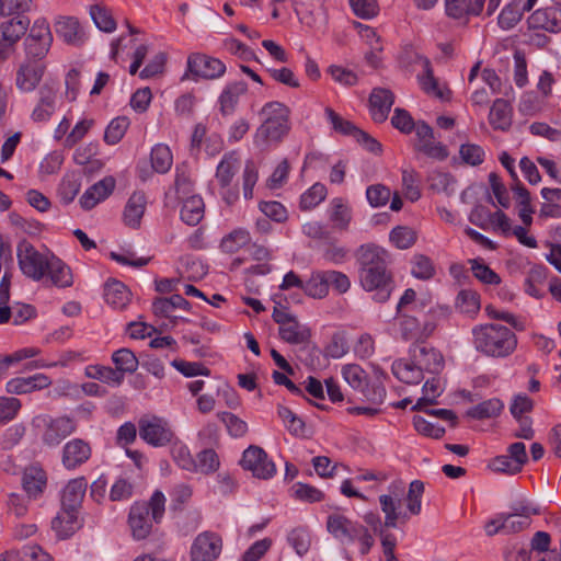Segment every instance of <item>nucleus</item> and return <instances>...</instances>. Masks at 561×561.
I'll list each match as a JSON object with an SVG mask.
<instances>
[{"instance_id":"39","label":"nucleus","mask_w":561,"mask_h":561,"mask_svg":"<svg viewBox=\"0 0 561 561\" xmlns=\"http://www.w3.org/2000/svg\"><path fill=\"white\" fill-rule=\"evenodd\" d=\"M503 409L504 403L497 398H492L470 408L467 415L474 420L491 419L500 415Z\"/></svg>"},{"instance_id":"59","label":"nucleus","mask_w":561,"mask_h":561,"mask_svg":"<svg viewBox=\"0 0 561 561\" xmlns=\"http://www.w3.org/2000/svg\"><path fill=\"white\" fill-rule=\"evenodd\" d=\"M289 114V108L277 101L266 103L260 112L263 119H273L278 122H288Z\"/></svg>"},{"instance_id":"12","label":"nucleus","mask_w":561,"mask_h":561,"mask_svg":"<svg viewBox=\"0 0 561 561\" xmlns=\"http://www.w3.org/2000/svg\"><path fill=\"white\" fill-rule=\"evenodd\" d=\"M412 360L417 364L423 371L430 374H439L444 368V357L435 347L423 344H413L410 348Z\"/></svg>"},{"instance_id":"27","label":"nucleus","mask_w":561,"mask_h":561,"mask_svg":"<svg viewBox=\"0 0 561 561\" xmlns=\"http://www.w3.org/2000/svg\"><path fill=\"white\" fill-rule=\"evenodd\" d=\"M76 430L75 422L69 417L51 420L43 434V440L48 446H57Z\"/></svg>"},{"instance_id":"29","label":"nucleus","mask_w":561,"mask_h":561,"mask_svg":"<svg viewBox=\"0 0 561 561\" xmlns=\"http://www.w3.org/2000/svg\"><path fill=\"white\" fill-rule=\"evenodd\" d=\"M182 206L180 216L182 221L188 226H196L205 215V203L199 195H190L180 199Z\"/></svg>"},{"instance_id":"1","label":"nucleus","mask_w":561,"mask_h":561,"mask_svg":"<svg viewBox=\"0 0 561 561\" xmlns=\"http://www.w3.org/2000/svg\"><path fill=\"white\" fill-rule=\"evenodd\" d=\"M359 265V282L364 289L375 290L374 299L385 302L392 290V280L388 272V252L376 244H363L356 251Z\"/></svg>"},{"instance_id":"49","label":"nucleus","mask_w":561,"mask_h":561,"mask_svg":"<svg viewBox=\"0 0 561 561\" xmlns=\"http://www.w3.org/2000/svg\"><path fill=\"white\" fill-rule=\"evenodd\" d=\"M250 233L244 229H236L227 234L220 242V249L225 253H236L242 247L250 243Z\"/></svg>"},{"instance_id":"19","label":"nucleus","mask_w":561,"mask_h":561,"mask_svg":"<svg viewBox=\"0 0 561 561\" xmlns=\"http://www.w3.org/2000/svg\"><path fill=\"white\" fill-rule=\"evenodd\" d=\"M248 91L244 81H236L227 84L218 98L219 111L224 116L232 115L239 104L240 98Z\"/></svg>"},{"instance_id":"50","label":"nucleus","mask_w":561,"mask_h":561,"mask_svg":"<svg viewBox=\"0 0 561 561\" xmlns=\"http://www.w3.org/2000/svg\"><path fill=\"white\" fill-rule=\"evenodd\" d=\"M129 127V119L126 116H118L111 121L104 133V141L107 145L118 144Z\"/></svg>"},{"instance_id":"35","label":"nucleus","mask_w":561,"mask_h":561,"mask_svg":"<svg viewBox=\"0 0 561 561\" xmlns=\"http://www.w3.org/2000/svg\"><path fill=\"white\" fill-rule=\"evenodd\" d=\"M104 299L115 309L125 308L130 300V291L119 280H108L104 286Z\"/></svg>"},{"instance_id":"46","label":"nucleus","mask_w":561,"mask_h":561,"mask_svg":"<svg viewBox=\"0 0 561 561\" xmlns=\"http://www.w3.org/2000/svg\"><path fill=\"white\" fill-rule=\"evenodd\" d=\"M302 290L313 298L325 297L329 293L325 271L312 273L310 278L304 283Z\"/></svg>"},{"instance_id":"63","label":"nucleus","mask_w":561,"mask_h":561,"mask_svg":"<svg viewBox=\"0 0 561 561\" xmlns=\"http://www.w3.org/2000/svg\"><path fill=\"white\" fill-rule=\"evenodd\" d=\"M542 110V101L533 92H525L518 104V111L525 116H534Z\"/></svg>"},{"instance_id":"53","label":"nucleus","mask_w":561,"mask_h":561,"mask_svg":"<svg viewBox=\"0 0 561 561\" xmlns=\"http://www.w3.org/2000/svg\"><path fill=\"white\" fill-rule=\"evenodd\" d=\"M219 420L225 424L228 433L232 437H243L248 432V424L236 414L230 412H219Z\"/></svg>"},{"instance_id":"17","label":"nucleus","mask_w":561,"mask_h":561,"mask_svg":"<svg viewBox=\"0 0 561 561\" xmlns=\"http://www.w3.org/2000/svg\"><path fill=\"white\" fill-rule=\"evenodd\" d=\"M91 457V447L83 439L75 438L69 440L62 449V465L67 469H76L87 462Z\"/></svg>"},{"instance_id":"32","label":"nucleus","mask_w":561,"mask_h":561,"mask_svg":"<svg viewBox=\"0 0 561 561\" xmlns=\"http://www.w3.org/2000/svg\"><path fill=\"white\" fill-rule=\"evenodd\" d=\"M55 31L68 44L80 45L83 43V32L75 18H59L55 23Z\"/></svg>"},{"instance_id":"11","label":"nucleus","mask_w":561,"mask_h":561,"mask_svg":"<svg viewBox=\"0 0 561 561\" xmlns=\"http://www.w3.org/2000/svg\"><path fill=\"white\" fill-rule=\"evenodd\" d=\"M138 426L140 438L154 447L165 446L172 439L173 433L162 419H140Z\"/></svg>"},{"instance_id":"62","label":"nucleus","mask_w":561,"mask_h":561,"mask_svg":"<svg viewBox=\"0 0 561 561\" xmlns=\"http://www.w3.org/2000/svg\"><path fill=\"white\" fill-rule=\"evenodd\" d=\"M351 210L343 203L341 198H334L332 201V214L330 219L335 224V226L340 229H346L351 221Z\"/></svg>"},{"instance_id":"56","label":"nucleus","mask_w":561,"mask_h":561,"mask_svg":"<svg viewBox=\"0 0 561 561\" xmlns=\"http://www.w3.org/2000/svg\"><path fill=\"white\" fill-rule=\"evenodd\" d=\"M472 273L480 282L490 285H497L501 283L500 276L492 271L484 262L480 259H473L469 261Z\"/></svg>"},{"instance_id":"21","label":"nucleus","mask_w":561,"mask_h":561,"mask_svg":"<svg viewBox=\"0 0 561 561\" xmlns=\"http://www.w3.org/2000/svg\"><path fill=\"white\" fill-rule=\"evenodd\" d=\"M51 385V380L44 374H36L30 377H16L8 381L7 391L12 394H24L42 390Z\"/></svg>"},{"instance_id":"57","label":"nucleus","mask_w":561,"mask_h":561,"mask_svg":"<svg viewBox=\"0 0 561 561\" xmlns=\"http://www.w3.org/2000/svg\"><path fill=\"white\" fill-rule=\"evenodd\" d=\"M439 380L432 378L427 380L423 386V397L417 400L413 410H423L424 407L435 404L436 398L440 394Z\"/></svg>"},{"instance_id":"14","label":"nucleus","mask_w":561,"mask_h":561,"mask_svg":"<svg viewBox=\"0 0 561 561\" xmlns=\"http://www.w3.org/2000/svg\"><path fill=\"white\" fill-rule=\"evenodd\" d=\"M360 526L341 514H331L327 519V530L342 545L354 542Z\"/></svg>"},{"instance_id":"48","label":"nucleus","mask_w":561,"mask_h":561,"mask_svg":"<svg viewBox=\"0 0 561 561\" xmlns=\"http://www.w3.org/2000/svg\"><path fill=\"white\" fill-rule=\"evenodd\" d=\"M524 11L522 0L512 1L502 10L499 25L504 30L513 28L520 21Z\"/></svg>"},{"instance_id":"40","label":"nucleus","mask_w":561,"mask_h":561,"mask_svg":"<svg viewBox=\"0 0 561 561\" xmlns=\"http://www.w3.org/2000/svg\"><path fill=\"white\" fill-rule=\"evenodd\" d=\"M22 484L28 496L36 497L46 485L45 472L36 468L27 469L23 474Z\"/></svg>"},{"instance_id":"2","label":"nucleus","mask_w":561,"mask_h":561,"mask_svg":"<svg viewBox=\"0 0 561 561\" xmlns=\"http://www.w3.org/2000/svg\"><path fill=\"white\" fill-rule=\"evenodd\" d=\"M448 313L447 307L415 304L401 313L400 332L405 341L423 344L435 331L437 320Z\"/></svg>"},{"instance_id":"34","label":"nucleus","mask_w":561,"mask_h":561,"mask_svg":"<svg viewBox=\"0 0 561 561\" xmlns=\"http://www.w3.org/2000/svg\"><path fill=\"white\" fill-rule=\"evenodd\" d=\"M45 276L50 279L53 285L60 288L70 287L73 283L70 267L54 254L49 260Z\"/></svg>"},{"instance_id":"43","label":"nucleus","mask_w":561,"mask_h":561,"mask_svg":"<svg viewBox=\"0 0 561 561\" xmlns=\"http://www.w3.org/2000/svg\"><path fill=\"white\" fill-rule=\"evenodd\" d=\"M112 360L116 366V371L123 376L125 373L133 374L138 368V358L129 348H121L113 353Z\"/></svg>"},{"instance_id":"52","label":"nucleus","mask_w":561,"mask_h":561,"mask_svg":"<svg viewBox=\"0 0 561 561\" xmlns=\"http://www.w3.org/2000/svg\"><path fill=\"white\" fill-rule=\"evenodd\" d=\"M390 241L398 249H409L416 241V233L413 229L405 226H398L393 228L389 234Z\"/></svg>"},{"instance_id":"13","label":"nucleus","mask_w":561,"mask_h":561,"mask_svg":"<svg viewBox=\"0 0 561 561\" xmlns=\"http://www.w3.org/2000/svg\"><path fill=\"white\" fill-rule=\"evenodd\" d=\"M51 41L49 25L44 20L36 21L25 38L26 53L42 58L48 51Z\"/></svg>"},{"instance_id":"25","label":"nucleus","mask_w":561,"mask_h":561,"mask_svg":"<svg viewBox=\"0 0 561 561\" xmlns=\"http://www.w3.org/2000/svg\"><path fill=\"white\" fill-rule=\"evenodd\" d=\"M417 60L423 68V72L417 75V80L423 91L440 100L447 99L450 94V90H444L438 85V80L434 77V71L430 59L424 56H417Z\"/></svg>"},{"instance_id":"22","label":"nucleus","mask_w":561,"mask_h":561,"mask_svg":"<svg viewBox=\"0 0 561 561\" xmlns=\"http://www.w3.org/2000/svg\"><path fill=\"white\" fill-rule=\"evenodd\" d=\"M45 67L37 60L23 64L16 73V85L25 92L33 91L43 78Z\"/></svg>"},{"instance_id":"8","label":"nucleus","mask_w":561,"mask_h":561,"mask_svg":"<svg viewBox=\"0 0 561 561\" xmlns=\"http://www.w3.org/2000/svg\"><path fill=\"white\" fill-rule=\"evenodd\" d=\"M324 113L332 125V128L344 136H352L357 142H359L364 148L373 153H378L381 151V145L373 138L366 131L359 129L352 122L344 119L336 112H334L331 107H327Z\"/></svg>"},{"instance_id":"26","label":"nucleus","mask_w":561,"mask_h":561,"mask_svg":"<svg viewBox=\"0 0 561 561\" xmlns=\"http://www.w3.org/2000/svg\"><path fill=\"white\" fill-rule=\"evenodd\" d=\"M289 121L278 122L273 119H263L262 124L255 131V142L259 145L270 141H280L289 131Z\"/></svg>"},{"instance_id":"37","label":"nucleus","mask_w":561,"mask_h":561,"mask_svg":"<svg viewBox=\"0 0 561 561\" xmlns=\"http://www.w3.org/2000/svg\"><path fill=\"white\" fill-rule=\"evenodd\" d=\"M53 561V558L38 546H25L21 550L5 552L0 561Z\"/></svg>"},{"instance_id":"28","label":"nucleus","mask_w":561,"mask_h":561,"mask_svg":"<svg viewBox=\"0 0 561 561\" xmlns=\"http://www.w3.org/2000/svg\"><path fill=\"white\" fill-rule=\"evenodd\" d=\"M78 513L79 511L70 512V510L61 507L60 512L51 520V528L59 539L69 538L81 527Z\"/></svg>"},{"instance_id":"47","label":"nucleus","mask_w":561,"mask_h":561,"mask_svg":"<svg viewBox=\"0 0 561 561\" xmlns=\"http://www.w3.org/2000/svg\"><path fill=\"white\" fill-rule=\"evenodd\" d=\"M239 169V160L234 153H227L217 167L216 178L221 186H228Z\"/></svg>"},{"instance_id":"45","label":"nucleus","mask_w":561,"mask_h":561,"mask_svg":"<svg viewBox=\"0 0 561 561\" xmlns=\"http://www.w3.org/2000/svg\"><path fill=\"white\" fill-rule=\"evenodd\" d=\"M85 375L89 378L98 379L106 383H113L115 386H119L124 376L121 373H117L112 367L101 366V365H91L85 368Z\"/></svg>"},{"instance_id":"20","label":"nucleus","mask_w":561,"mask_h":561,"mask_svg":"<svg viewBox=\"0 0 561 561\" xmlns=\"http://www.w3.org/2000/svg\"><path fill=\"white\" fill-rule=\"evenodd\" d=\"M30 20L25 15H15L0 24V45L12 47L27 31Z\"/></svg>"},{"instance_id":"38","label":"nucleus","mask_w":561,"mask_h":561,"mask_svg":"<svg viewBox=\"0 0 561 561\" xmlns=\"http://www.w3.org/2000/svg\"><path fill=\"white\" fill-rule=\"evenodd\" d=\"M187 463L197 472L211 474L219 469L220 460L214 449L207 448L197 454L195 461L188 460Z\"/></svg>"},{"instance_id":"51","label":"nucleus","mask_w":561,"mask_h":561,"mask_svg":"<svg viewBox=\"0 0 561 561\" xmlns=\"http://www.w3.org/2000/svg\"><path fill=\"white\" fill-rule=\"evenodd\" d=\"M456 308L465 314H476L480 309L479 295L470 289L461 290L456 298Z\"/></svg>"},{"instance_id":"5","label":"nucleus","mask_w":561,"mask_h":561,"mask_svg":"<svg viewBox=\"0 0 561 561\" xmlns=\"http://www.w3.org/2000/svg\"><path fill=\"white\" fill-rule=\"evenodd\" d=\"M273 320L279 325V336L289 344L301 345L309 343L311 331L298 321L297 317L282 306L274 307Z\"/></svg>"},{"instance_id":"16","label":"nucleus","mask_w":561,"mask_h":561,"mask_svg":"<svg viewBox=\"0 0 561 561\" xmlns=\"http://www.w3.org/2000/svg\"><path fill=\"white\" fill-rule=\"evenodd\" d=\"M528 25L533 30H543L550 33L561 32V9L550 7L536 10L528 18Z\"/></svg>"},{"instance_id":"31","label":"nucleus","mask_w":561,"mask_h":561,"mask_svg":"<svg viewBox=\"0 0 561 561\" xmlns=\"http://www.w3.org/2000/svg\"><path fill=\"white\" fill-rule=\"evenodd\" d=\"M146 196L142 192H135L128 198L124 209L123 219L126 226L138 228L146 210Z\"/></svg>"},{"instance_id":"10","label":"nucleus","mask_w":561,"mask_h":561,"mask_svg":"<svg viewBox=\"0 0 561 561\" xmlns=\"http://www.w3.org/2000/svg\"><path fill=\"white\" fill-rule=\"evenodd\" d=\"M222 550L221 537L213 531H204L197 535L191 547L193 561H215Z\"/></svg>"},{"instance_id":"15","label":"nucleus","mask_w":561,"mask_h":561,"mask_svg":"<svg viewBox=\"0 0 561 561\" xmlns=\"http://www.w3.org/2000/svg\"><path fill=\"white\" fill-rule=\"evenodd\" d=\"M392 494H382L379 496V503L382 513L385 514L383 527L386 528H396L398 522L401 519L404 522L408 516L407 514H401L399 508L401 506L400 496L403 493V489L397 485H391Z\"/></svg>"},{"instance_id":"30","label":"nucleus","mask_w":561,"mask_h":561,"mask_svg":"<svg viewBox=\"0 0 561 561\" xmlns=\"http://www.w3.org/2000/svg\"><path fill=\"white\" fill-rule=\"evenodd\" d=\"M485 0H445L446 14L449 18L462 20L468 15L481 13Z\"/></svg>"},{"instance_id":"3","label":"nucleus","mask_w":561,"mask_h":561,"mask_svg":"<svg viewBox=\"0 0 561 561\" xmlns=\"http://www.w3.org/2000/svg\"><path fill=\"white\" fill-rule=\"evenodd\" d=\"M472 335L474 348L490 357H507L517 346L515 333L501 324L477 325L472 329Z\"/></svg>"},{"instance_id":"61","label":"nucleus","mask_w":561,"mask_h":561,"mask_svg":"<svg viewBox=\"0 0 561 561\" xmlns=\"http://www.w3.org/2000/svg\"><path fill=\"white\" fill-rule=\"evenodd\" d=\"M80 191V182L79 180L72 174L67 175L62 179L59 187H58V195L60 197V201L64 204H70L75 197L78 195Z\"/></svg>"},{"instance_id":"9","label":"nucleus","mask_w":561,"mask_h":561,"mask_svg":"<svg viewBox=\"0 0 561 561\" xmlns=\"http://www.w3.org/2000/svg\"><path fill=\"white\" fill-rule=\"evenodd\" d=\"M240 465L257 479L267 480L276 473L275 463L268 458L266 451L256 445H251L243 451Z\"/></svg>"},{"instance_id":"64","label":"nucleus","mask_w":561,"mask_h":561,"mask_svg":"<svg viewBox=\"0 0 561 561\" xmlns=\"http://www.w3.org/2000/svg\"><path fill=\"white\" fill-rule=\"evenodd\" d=\"M390 196V190L382 184H374L366 190L367 201L373 207L385 206L389 202Z\"/></svg>"},{"instance_id":"60","label":"nucleus","mask_w":561,"mask_h":561,"mask_svg":"<svg viewBox=\"0 0 561 561\" xmlns=\"http://www.w3.org/2000/svg\"><path fill=\"white\" fill-rule=\"evenodd\" d=\"M412 274L420 279H430L435 274L432 260L423 254H415L412 260Z\"/></svg>"},{"instance_id":"58","label":"nucleus","mask_w":561,"mask_h":561,"mask_svg":"<svg viewBox=\"0 0 561 561\" xmlns=\"http://www.w3.org/2000/svg\"><path fill=\"white\" fill-rule=\"evenodd\" d=\"M431 188L451 196L455 193L456 180L450 173L433 172L430 176Z\"/></svg>"},{"instance_id":"41","label":"nucleus","mask_w":561,"mask_h":561,"mask_svg":"<svg viewBox=\"0 0 561 561\" xmlns=\"http://www.w3.org/2000/svg\"><path fill=\"white\" fill-rule=\"evenodd\" d=\"M174 191L179 201L195 195L191 172L184 163L175 168Z\"/></svg>"},{"instance_id":"18","label":"nucleus","mask_w":561,"mask_h":561,"mask_svg":"<svg viewBox=\"0 0 561 561\" xmlns=\"http://www.w3.org/2000/svg\"><path fill=\"white\" fill-rule=\"evenodd\" d=\"M394 94L385 88L373 89L369 95L370 114L376 123H382L388 118Z\"/></svg>"},{"instance_id":"42","label":"nucleus","mask_w":561,"mask_h":561,"mask_svg":"<svg viewBox=\"0 0 561 561\" xmlns=\"http://www.w3.org/2000/svg\"><path fill=\"white\" fill-rule=\"evenodd\" d=\"M152 169L158 173H167L173 163L170 148L167 145H156L150 153Z\"/></svg>"},{"instance_id":"4","label":"nucleus","mask_w":561,"mask_h":561,"mask_svg":"<svg viewBox=\"0 0 561 561\" xmlns=\"http://www.w3.org/2000/svg\"><path fill=\"white\" fill-rule=\"evenodd\" d=\"M165 512V496L154 491L148 502H135L128 514V525L136 540L146 539L152 531L153 523L159 524Z\"/></svg>"},{"instance_id":"23","label":"nucleus","mask_w":561,"mask_h":561,"mask_svg":"<svg viewBox=\"0 0 561 561\" xmlns=\"http://www.w3.org/2000/svg\"><path fill=\"white\" fill-rule=\"evenodd\" d=\"M115 187V180L112 176L104 178L88 188L80 198V205L83 209H92L100 202L111 195Z\"/></svg>"},{"instance_id":"44","label":"nucleus","mask_w":561,"mask_h":561,"mask_svg":"<svg viewBox=\"0 0 561 561\" xmlns=\"http://www.w3.org/2000/svg\"><path fill=\"white\" fill-rule=\"evenodd\" d=\"M90 15L99 30L105 33H112L116 30V22L106 7L102 4L91 5Z\"/></svg>"},{"instance_id":"6","label":"nucleus","mask_w":561,"mask_h":561,"mask_svg":"<svg viewBox=\"0 0 561 561\" xmlns=\"http://www.w3.org/2000/svg\"><path fill=\"white\" fill-rule=\"evenodd\" d=\"M51 255L38 252L33 244L25 240L18 245L20 268L24 275L34 280H41L45 277V271L48 267Z\"/></svg>"},{"instance_id":"24","label":"nucleus","mask_w":561,"mask_h":561,"mask_svg":"<svg viewBox=\"0 0 561 561\" xmlns=\"http://www.w3.org/2000/svg\"><path fill=\"white\" fill-rule=\"evenodd\" d=\"M88 482L83 477L70 480L62 490L61 507L79 511L87 492Z\"/></svg>"},{"instance_id":"54","label":"nucleus","mask_w":561,"mask_h":561,"mask_svg":"<svg viewBox=\"0 0 561 561\" xmlns=\"http://www.w3.org/2000/svg\"><path fill=\"white\" fill-rule=\"evenodd\" d=\"M327 196V187L321 183L313 184L300 197V208L309 210L319 205Z\"/></svg>"},{"instance_id":"36","label":"nucleus","mask_w":561,"mask_h":561,"mask_svg":"<svg viewBox=\"0 0 561 561\" xmlns=\"http://www.w3.org/2000/svg\"><path fill=\"white\" fill-rule=\"evenodd\" d=\"M391 370L400 381L408 385H417L423 379V370L413 360L411 363L403 359L396 360Z\"/></svg>"},{"instance_id":"33","label":"nucleus","mask_w":561,"mask_h":561,"mask_svg":"<svg viewBox=\"0 0 561 561\" xmlns=\"http://www.w3.org/2000/svg\"><path fill=\"white\" fill-rule=\"evenodd\" d=\"M512 105L504 99H496L491 106L489 123L494 129L507 130L512 126Z\"/></svg>"},{"instance_id":"55","label":"nucleus","mask_w":561,"mask_h":561,"mask_svg":"<svg viewBox=\"0 0 561 561\" xmlns=\"http://www.w3.org/2000/svg\"><path fill=\"white\" fill-rule=\"evenodd\" d=\"M424 483L420 480H413L409 485L407 495L408 511L412 515H419L421 513Z\"/></svg>"},{"instance_id":"7","label":"nucleus","mask_w":561,"mask_h":561,"mask_svg":"<svg viewBox=\"0 0 561 561\" xmlns=\"http://www.w3.org/2000/svg\"><path fill=\"white\" fill-rule=\"evenodd\" d=\"M226 71L225 64L214 57L204 54H191L187 58V69L182 80L198 79L214 80L220 78Z\"/></svg>"}]
</instances>
